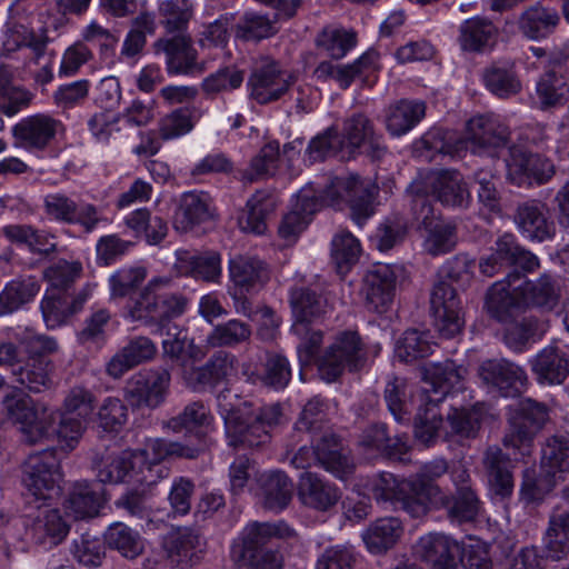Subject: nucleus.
<instances>
[{
    "label": "nucleus",
    "instance_id": "13",
    "mask_svg": "<svg viewBox=\"0 0 569 569\" xmlns=\"http://www.w3.org/2000/svg\"><path fill=\"white\" fill-rule=\"evenodd\" d=\"M153 47L156 52L166 54L167 70L170 74H193L204 71V63L198 62V52L189 34L178 33L170 38H160Z\"/></svg>",
    "mask_w": 569,
    "mask_h": 569
},
{
    "label": "nucleus",
    "instance_id": "55",
    "mask_svg": "<svg viewBox=\"0 0 569 569\" xmlns=\"http://www.w3.org/2000/svg\"><path fill=\"white\" fill-rule=\"evenodd\" d=\"M104 542L123 557L133 559L142 553L143 542L138 532L121 522L112 523L106 535Z\"/></svg>",
    "mask_w": 569,
    "mask_h": 569
},
{
    "label": "nucleus",
    "instance_id": "61",
    "mask_svg": "<svg viewBox=\"0 0 569 569\" xmlns=\"http://www.w3.org/2000/svg\"><path fill=\"white\" fill-rule=\"evenodd\" d=\"M415 422V435L425 445L431 443L437 437H443L445 422L438 412V403L423 401Z\"/></svg>",
    "mask_w": 569,
    "mask_h": 569
},
{
    "label": "nucleus",
    "instance_id": "54",
    "mask_svg": "<svg viewBox=\"0 0 569 569\" xmlns=\"http://www.w3.org/2000/svg\"><path fill=\"white\" fill-rule=\"evenodd\" d=\"M361 253V246L357 238L350 232L336 234L331 242V258L337 272L343 277L358 262Z\"/></svg>",
    "mask_w": 569,
    "mask_h": 569
},
{
    "label": "nucleus",
    "instance_id": "15",
    "mask_svg": "<svg viewBox=\"0 0 569 569\" xmlns=\"http://www.w3.org/2000/svg\"><path fill=\"white\" fill-rule=\"evenodd\" d=\"M460 545L441 533H427L412 546L413 557L430 569H458Z\"/></svg>",
    "mask_w": 569,
    "mask_h": 569
},
{
    "label": "nucleus",
    "instance_id": "36",
    "mask_svg": "<svg viewBox=\"0 0 569 569\" xmlns=\"http://www.w3.org/2000/svg\"><path fill=\"white\" fill-rule=\"evenodd\" d=\"M491 253L503 269L513 268L511 271L519 270L523 273H530L540 266L539 259L532 252L521 247L515 237L509 233L498 238Z\"/></svg>",
    "mask_w": 569,
    "mask_h": 569
},
{
    "label": "nucleus",
    "instance_id": "14",
    "mask_svg": "<svg viewBox=\"0 0 569 569\" xmlns=\"http://www.w3.org/2000/svg\"><path fill=\"white\" fill-rule=\"evenodd\" d=\"M423 381L429 386L422 391V401L439 403L452 389H461L467 376L463 366L456 365L452 360L429 363L421 369Z\"/></svg>",
    "mask_w": 569,
    "mask_h": 569
},
{
    "label": "nucleus",
    "instance_id": "3",
    "mask_svg": "<svg viewBox=\"0 0 569 569\" xmlns=\"http://www.w3.org/2000/svg\"><path fill=\"white\" fill-rule=\"evenodd\" d=\"M217 401L229 445L258 448L270 441V432L254 425V411L249 400L224 389L218 395Z\"/></svg>",
    "mask_w": 569,
    "mask_h": 569
},
{
    "label": "nucleus",
    "instance_id": "56",
    "mask_svg": "<svg viewBox=\"0 0 569 569\" xmlns=\"http://www.w3.org/2000/svg\"><path fill=\"white\" fill-rule=\"evenodd\" d=\"M541 109L563 106L569 100V86L555 70L543 73L537 83Z\"/></svg>",
    "mask_w": 569,
    "mask_h": 569
},
{
    "label": "nucleus",
    "instance_id": "22",
    "mask_svg": "<svg viewBox=\"0 0 569 569\" xmlns=\"http://www.w3.org/2000/svg\"><path fill=\"white\" fill-rule=\"evenodd\" d=\"M448 462L443 458H437L426 462L419 472L410 477L416 496L425 503L426 515L431 506H447L449 496L436 483V480L447 473Z\"/></svg>",
    "mask_w": 569,
    "mask_h": 569
},
{
    "label": "nucleus",
    "instance_id": "64",
    "mask_svg": "<svg viewBox=\"0 0 569 569\" xmlns=\"http://www.w3.org/2000/svg\"><path fill=\"white\" fill-rule=\"evenodd\" d=\"M483 81L488 90L499 98H508L521 90L518 77L503 68H488L483 73Z\"/></svg>",
    "mask_w": 569,
    "mask_h": 569
},
{
    "label": "nucleus",
    "instance_id": "41",
    "mask_svg": "<svg viewBox=\"0 0 569 569\" xmlns=\"http://www.w3.org/2000/svg\"><path fill=\"white\" fill-rule=\"evenodd\" d=\"M54 363L48 358H33L13 370L17 382L30 392L41 393L53 388Z\"/></svg>",
    "mask_w": 569,
    "mask_h": 569
},
{
    "label": "nucleus",
    "instance_id": "43",
    "mask_svg": "<svg viewBox=\"0 0 569 569\" xmlns=\"http://www.w3.org/2000/svg\"><path fill=\"white\" fill-rule=\"evenodd\" d=\"M562 497L569 502V487L562 490ZM547 556L559 560L569 552V512L555 510L550 516L546 532Z\"/></svg>",
    "mask_w": 569,
    "mask_h": 569
},
{
    "label": "nucleus",
    "instance_id": "6",
    "mask_svg": "<svg viewBox=\"0 0 569 569\" xmlns=\"http://www.w3.org/2000/svg\"><path fill=\"white\" fill-rule=\"evenodd\" d=\"M366 352L360 336L356 331H345L337 336L318 360L322 380L336 381L346 369L357 371L365 366Z\"/></svg>",
    "mask_w": 569,
    "mask_h": 569
},
{
    "label": "nucleus",
    "instance_id": "37",
    "mask_svg": "<svg viewBox=\"0 0 569 569\" xmlns=\"http://www.w3.org/2000/svg\"><path fill=\"white\" fill-rule=\"evenodd\" d=\"M491 253L503 269L513 268L511 271L519 270L523 273H530L540 266L539 259L532 252L521 247L515 237L509 233L498 238Z\"/></svg>",
    "mask_w": 569,
    "mask_h": 569
},
{
    "label": "nucleus",
    "instance_id": "11",
    "mask_svg": "<svg viewBox=\"0 0 569 569\" xmlns=\"http://www.w3.org/2000/svg\"><path fill=\"white\" fill-rule=\"evenodd\" d=\"M370 491L378 502H390L413 518L426 516L425 503L416 496L411 478L399 479L390 472H380L371 480Z\"/></svg>",
    "mask_w": 569,
    "mask_h": 569
},
{
    "label": "nucleus",
    "instance_id": "23",
    "mask_svg": "<svg viewBox=\"0 0 569 569\" xmlns=\"http://www.w3.org/2000/svg\"><path fill=\"white\" fill-rule=\"evenodd\" d=\"M431 194L443 206L467 208L471 194L462 176L455 170H439L428 177Z\"/></svg>",
    "mask_w": 569,
    "mask_h": 569
},
{
    "label": "nucleus",
    "instance_id": "35",
    "mask_svg": "<svg viewBox=\"0 0 569 569\" xmlns=\"http://www.w3.org/2000/svg\"><path fill=\"white\" fill-rule=\"evenodd\" d=\"M490 489L496 496L506 498L513 490L512 461L498 446H490L483 455Z\"/></svg>",
    "mask_w": 569,
    "mask_h": 569
},
{
    "label": "nucleus",
    "instance_id": "8",
    "mask_svg": "<svg viewBox=\"0 0 569 569\" xmlns=\"http://www.w3.org/2000/svg\"><path fill=\"white\" fill-rule=\"evenodd\" d=\"M24 482L37 499L50 500L59 493L62 479L57 449L50 448L30 455L24 462Z\"/></svg>",
    "mask_w": 569,
    "mask_h": 569
},
{
    "label": "nucleus",
    "instance_id": "19",
    "mask_svg": "<svg viewBox=\"0 0 569 569\" xmlns=\"http://www.w3.org/2000/svg\"><path fill=\"white\" fill-rule=\"evenodd\" d=\"M234 369V357L224 351L216 352L203 366L186 368L182 379L188 388L202 391L224 381Z\"/></svg>",
    "mask_w": 569,
    "mask_h": 569
},
{
    "label": "nucleus",
    "instance_id": "39",
    "mask_svg": "<svg viewBox=\"0 0 569 569\" xmlns=\"http://www.w3.org/2000/svg\"><path fill=\"white\" fill-rule=\"evenodd\" d=\"M403 533V526L396 517H383L371 522L362 533V540L373 555H383L392 549Z\"/></svg>",
    "mask_w": 569,
    "mask_h": 569
},
{
    "label": "nucleus",
    "instance_id": "18",
    "mask_svg": "<svg viewBox=\"0 0 569 569\" xmlns=\"http://www.w3.org/2000/svg\"><path fill=\"white\" fill-rule=\"evenodd\" d=\"M62 122L44 113L23 118L12 129L18 146L26 149L43 150L59 132H63Z\"/></svg>",
    "mask_w": 569,
    "mask_h": 569
},
{
    "label": "nucleus",
    "instance_id": "53",
    "mask_svg": "<svg viewBox=\"0 0 569 569\" xmlns=\"http://www.w3.org/2000/svg\"><path fill=\"white\" fill-rule=\"evenodd\" d=\"M202 112L194 106H186L174 109L166 114L159 126V134L162 139H174L190 132L194 121L201 117Z\"/></svg>",
    "mask_w": 569,
    "mask_h": 569
},
{
    "label": "nucleus",
    "instance_id": "38",
    "mask_svg": "<svg viewBox=\"0 0 569 569\" xmlns=\"http://www.w3.org/2000/svg\"><path fill=\"white\" fill-rule=\"evenodd\" d=\"M560 23L559 13L537 3L525 9L517 20L519 31L530 40H540L551 34Z\"/></svg>",
    "mask_w": 569,
    "mask_h": 569
},
{
    "label": "nucleus",
    "instance_id": "31",
    "mask_svg": "<svg viewBox=\"0 0 569 569\" xmlns=\"http://www.w3.org/2000/svg\"><path fill=\"white\" fill-rule=\"evenodd\" d=\"M88 296L87 288L76 297H70L64 290H48L41 301V311L47 327L54 328L64 323L82 309Z\"/></svg>",
    "mask_w": 569,
    "mask_h": 569
},
{
    "label": "nucleus",
    "instance_id": "29",
    "mask_svg": "<svg viewBox=\"0 0 569 569\" xmlns=\"http://www.w3.org/2000/svg\"><path fill=\"white\" fill-rule=\"evenodd\" d=\"M292 493V481L283 471H269L257 478L256 495L267 510H283L290 503Z\"/></svg>",
    "mask_w": 569,
    "mask_h": 569
},
{
    "label": "nucleus",
    "instance_id": "57",
    "mask_svg": "<svg viewBox=\"0 0 569 569\" xmlns=\"http://www.w3.org/2000/svg\"><path fill=\"white\" fill-rule=\"evenodd\" d=\"M308 156L312 161L325 160L338 156L341 160L350 159L345 147V139L336 128H328L323 133L315 137L308 146Z\"/></svg>",
    "mask_w": 569,
    "mask_h": 569
},
{
    "label": "nucleus",
    "instance_id": "33",
    "mask_svg": "<svg viewBox=\"0 0 569 569\" xmlns=\"http://www.w3.org/2000/svg\"><path fill=\"white\" fill-rule=\"evenodd\" d=\"M202 547L200 536L190 529L170 533L163 543L168 560L181 569L192 567L200 560Z\"/></svg>",
    "mask_w": 569,
    "mask_h": 569
},
{
    "label": "nucleus",
    "instance_id": "63",
    "mask_svg": "<svg viewBox=\"0 0 569 569\" xmlns=\"http://www.w3.org/2000/svg\"><path fill=\"white\" fill-rule=\"evenodd\" d=\"M542 462L551 472L569 473V437L555 435L542 448Z\"/></svg>",
    "mask_w": 569,
    "mask_h": 569
},
{
    "label": "nucleus",
    "instance_id": "10",
    "mask_svg": "<svg viewBox=\"0 0 569 569\" xmlns=\"http://www.w3.org/2000/svg\"><path fill=\"white\" fill-rule=\"evenodd\" d=\"M293 78L281 70L278 62L262 56L253 61L248 79L250 97L260 104L278 100L291 86Z\"/></svg>",
    "mask_w": 569,
    "mask_h": 569
},
{
    "label": "nucleus",
    "instance_id": "24",
    "mask_svg": "<svg viewBox=\"0 0 569 569\" xmlns=\"http://www.w3.org/2000/svg\"><path fill=\"white\" fill-rule=\"evenodd\" d=\"M228 270L234 289L241 293L261 289L270 278L268 264L251 256L238 254L230 259Z\"/></svg>",
    "mask_w": 569,
    "mask_h": 569
},
{
    "label": "nucleus",
    "instance_id": "51",
    "mask_svg": "<svg viewBox=\"0 0 569 569\" xmlns=\"http://www.w3.org/2000/svg\"><path fill=\"white\" fill-rule=\"evenodd\" d=\"M252 330L249 323L230 319L217 325L207 336L206 343L210 348L234 347L250 340Z\"/></svg>",
    "mask_w": 569,
    "mask_h": 569
},
{
    "label": "nucleus",
    "instance_id": "62",
    "mask_svg": "<svg viewBox=\"0 0 569 569\" xmlns=\"http://www.w3.org/2000/svg\"><path fill=\"white\" fill-rule=\"evenodd\" d=\"M431 508H446L448 516L458 522L472 521L479 511V500L475 491L468 487L462 486L458 488L457 493L447 506H431Z\"/></svg>",
    "mask_w": 569,
    "mask_h": 569
},
{
    "label": "nucleus",
    "instance_id": "30",
    "mask_svg": "<svg viewBox=\"0 0 569 569\" xmlns=\"http://www.w3.org/2000/svg\"><path fill=\"white\" fill-rule=\"evenodd\" d=\"M156 352L157 348L149 338L137 337L111 357L106 366V372L113 379H120L127 371L151 360Z\"/></svg>",
    "mask_w": 569,
    "mask_h": 569
},
{
    "label": "nucleus",
    "instance_id": "60",
    "mask_svg": "<svg viewBox=\"0 0 569 569\" xmlns=\"http://www.w3.org/2000/svg\"><path fill=\"white\" fill-rule=\"evenodd\" d=\"M39 291V284L33 279L11 281L0 292V316L13 312L30 301Z\"/></svg>",
    "mask_w": 569,
    "mask_h": 569
},
{
    "label": "nucleus",
    "instance_id": "16",
    "mask_svg": "<svg viewBox=\"0 0 569 569\" xmlns=\"http://www.w3.org/2000/svg\"><path fill=\"white\" fill-rule=\"evenodd\" d=\"M467 140L473 152L491 153L510 140V130L493 114H478L467 123Z\"/></svg>",
    "mask_w": 569,
    "mask_h": 569
},
{
    "label": "nucleus",
    "instance_id": "26",
    "mask_svg": "<svg viewBox=\"0 0 569 569\" xmlns=\"http://www.w3.org/2000/svg\"><path fill=\"white\" fill-rule=\"evenodd\" d=\"M396 277L388 266H378L367 272L362 291L367 306L378 313L386 312L395 297Z\"/></svg>",
    "mask_w": 569,
    "mask_h": 569
},
{
    "label": "nucleus",
    "instance_id": "47",
    "mask_svg": "<svg viewBox=\"0 0 569 569\" xmlns=\"http://www.w3.org/2000/svg\"><path fill=\"white\" fill-rule=\"evenodd\" d=\"M426 113V104L421 101L400 100L388 110L387 129L393 136H401L411 130Z\"/></svg>",
    "mask_w": 569,
    "mask_h": 569
},
{
    "label": "nucleus",
    "instance_id": "48",
    "mask_svg": "<svg viewBox=\"0 0 569 569\" xmlns=\"http://www.w3.org/2000/svg\"><path fill=\"white\" fill-rule=\"evenodd\" d=\"M70 526L59 509H40L33 522V531L39 542L51 546L59 545L69 533Z\"/></svg>",
    "mask_w": 569,
    "mask_h": 569
},
{
    "label": "nucleus",
    "instance_id": "9",
    "mask_svg": "<svg viewBox=\"0 0 569 569\" xmlns=\"http://www.w3.org/2000/svg\"><path fill=\"white\" fill-rule=\"evenodd\" d=\"M170 381L171 375L166 368L139 371L127 380L123 398L132 408L154 409L164 402Z\"/></svg>",
    "mask_w": 569,
    "mask_h": 569
},
{
    "label": "nucleus",
    "instance_id": "20",
    "mask_svg": "<svg viewBox=\"0 0 569 569\" xmlns=\"http://www.w3.org/2000/svg\"><path fill=\"white\" fill-rule=\"evenodd\" d=\"M341 137L350 158L361 147H367L366 152L372 160H380L386 154V147L376 137L372 122L365 114L359 113L347 119Z\"/></svg>",
    "mask_w": 569,
    "mask_h": 569
},
{
    "label": "nucleus",
    "instance_id": "50",
    "mask_svg": "<svg viewBox=\"0 0 569 569\" xmlns=\"http://www.w3.org/2000/svg\"><path fill=\"white\" fill-rule=\"evenodd\" d=\"M273 203L266 191H257L246 204V210L239 217V227L244 232L262 234L267 230L266 217L272 210Z\"/></svg>",
    "mask_w": 569,
    "mask_h": 569
},
{
    "label": "nucleus",
    "instance_id": "12",
    "mask_svg": "<svg viewBox=\"0 0 569 569\" xmlns=\"http://www.w3.org/2000/svg\"><path fill=\"white\" fill-rule=\"evenodd\" d=\"M435 325L443 338L459 335L465 326L461 302L456 289L446 281L435 284L430 298Z\"/></svg>",
    "mask_w": 569,
    "mask_h": 569
},
{
    "label": "nucleus",
    "instance_id": "44",
    "mask_svg": "<svg viewBox=\"0 0 569 569\" xmlns=\"http://www.w3.org/2000/svg\"><path fill=\"white\" fill-rule=\"evenodd\" d=\"M181 272L203 281H217L221 276V257L216 251L191 254L188 251L178 253Z\"/></svg>",
    "mask_w": 569,
    "mask_h": 569
},
{
    "label": "nucleus",
    "instance_id": "4",
    "mask_svg": "<svg viewBox=\"0 0 569 569\" xmlns=\"http://www.w3.org/2000/svg\"><path fill=\"white\" fill-rule=\"evenodd\" d=\"M8 420L21 435V440L30 446L49 440L54 433L56 412L28 395L10 393L2 400Z\"/></svg>",
    "mask_w": 569,
    "mask_h": 569
},
{
    "label": "nucleus",
    "instance_id": "49",
    "mask_svg": "<svg viewBox=\"0 0 569 569\" xmlns=\"http://www.w3.org/2000/svg\"><path fill=\"white\" fill-rule=\"evenodd\" d=\"M160 22L168 33H184L194 14L191 0H163L158 6Z\"/></svg>",
    "mask_w": 569,
    "mask_h": 569
},
{
    "label": "nucleus",
    "instance_id": "25",
    "mask_svg": "<svg viewBox=\"0 0 569 569\" xmlns=\"http://www.w3.org/2000/svg\"><path fill=\"white\" fill-rule=\"evenodd\" d=\"M297 495L303 506L322 512L330 510L340 499V491L335 485L310 471L300 476Z\"/></svg>",
    "mask_w": 569,
    "mask_h": 569
},
{
    "label": "nucleus",
    "instance_id": "7",
    "mask_svg": "<svg viewBox=\"0 0 569 569\" xmlns=\"http://www.w3.org/2000/svg\"><path fill=\"white\" fill-rule=\"evenodd\" d=\"M318 461L327 471L340 479L348 478L355 470L349 450L343 448L338 438L325 432L315 447H301L291 458L298 469H306Z\"/></svg>",
    "mask_w": 569,
    "mask_h": 569
},
{
    "label": "nucleus",
    "instance_id": "42",
    "mask_svg": "<svg viewBox=\"0 0 569 569\" xmlns=\"http://www.w3.org/2000/svg\"><path fill=\"white\" fill-rule=\"evenodd\" d=\"M231 558L237 569H281L282 556L261 546L236 545Z\"/></svg>",
    "mask_w": 569,
    "mask_h": 569
},
{
    "label": "nucleus",
    "instance_id": "40",
    "mask_svg": "<svg viewBox=\"0 0 569 569\" xmlns=\"http://www.w3.org/2000/svg\"><path fill=\"white\" fill-rule=\"evenodd\" d=\"M104 502L103 490L88 481H77L68 496L66 508L76 519L93 518Z\"/></svg>",
    "mask_w": 569,
    "mask_h": 569
},
{
    "label": "nucleus",
    "instance_id": "34",
    "mask_svg": "<svg viewBox=\"0 0 569 569\" xmlns=\"http://www.w3.org/2000/svg\"><path fill=\"white\" fill-rule=\"evenodd\" d=\"M498 34L499 30L491 20L477 16L460 24L458 41L463 51L481 53L495 47Z\"/></svg>",
    "mask_w": 569,
    "mask_h": 569
},
{
    "label": "nucleus",
    "instance_id": "45",
    "mask_svg": "<svg viewBox=\"0 0 569 569\" xmlns=\"http://www.w3.org/2000/svg\"><path fill=\"white\" fill-rule=\"evenodd\" d=\"M208 200L199 193H183L174 214L173 226L178 231L188 232L211 218Z\"/></svg>",
    "mask_w": 569,
    "mask_h": 569
},
{
    "label": "nucleus",
    "instance_id": "59",
    "mask_svg": "<svg viewBox=\"0 0 569 569\" xmlns=\"http://www.w3.org/2000/svg\"><path fill=\"white\" fill-rule=\"evenodd\" d=\"M71 552L80 563L99 567L106 556V542L93 532L86 531L73 539Z\"/></svg>",
    "mask_w": 569,
    "mask_h": 569
},
{
    "label": "nucleus",
    "instance_id": "58",
    "mask_svg": "<svg viewBox=\"0 0 569 569\" xmlns=\"http://www.w3.org/2000/svg\"><path fill=\"white\" fill-rule=\"evenodd\" d=\"M357 34L342 28L326 27L318 34L316 44L332 59H341L356 46Z\"/></svg>",
    "mask_w": 569,
    "mask_h": 569
},
{
    "label": "nucleus",
    "instance_id": "32",
    "mask_svg": "<svg viewBox=\"0 0 569 569\" xmlns=\"http://www.w3.org/2000/svg\"><path fill=\"white\" fill-rule=\"evenodd\" d=\"M508 174L518 186L530 180L542 184L555 174V166L539 154L513 151L508 162Z\"/></svg>",
    "mask_w": 569,
    "mask_h": 569
},
{
    "label": "nucleus",
    "instance_id": "52",
    "mask_svg": "<svg viewBox=\"0 0 569 569\" xmlns=\"http://www.w3.org/2000/svg\"><path fill=\"white\" fill-rule=\"evenodd\" d=\"M279 158V142L270 141L266 143L252 158L249 167L242 171L241 179L244 182L252 183L254 181L273 176L278 169Z\"/></svg>",
    "mask_w": 569,
    "mask_h": 569
},
{
    "label": "nucleus",
    "instance_id": "28",
    "mask_svg": "<svg viewBox=\"0 0 569 569\" xmlns=\"http://www.w3.org/2000/svg\"><path fill=\"white\" fill-rule=\"evenodd\" d=\"M293 316L292 333H306V326L312 325L327 312V300L309 288H297L290 293Z\"/></svg>",
    "mask_w": 569,
    "mask_h": 569
},
{
    "label": "nucleus",
    "instance_id": "46",
    "mask_svg": "<svg viewBox=\"0 0 569 569\" xmlns=\"http://www.w3.org/2000/svg\"><path fill=\"white\" fill-rule=\"evenodd\" d=\"M124 224L136 238H143L149 244H159L168 233L167 222L159 216H151L147 209H137L128 214Z\"/></svg>",
    "mask_w": 569,
    "mask_h": 569
},
{
    "label": "nucleus",
    "instance_id": "27",
    "mask_svg": "<svg viewBox=\"0 0 569 569\" xmlns=\"http://www.w3.org/2000/svg\"><path fill=\"white\" fill-rule=\"evenodd\" d=\"M531 370L539 383L562 385L569 377V355L558 346H547L532 359Z\"/></svg>",
    "mask_w": 569,
    "mask_h": 569
},
{
    "label": "nucleus",
    "instance_id": "17",
    "mask_svg": "<svg viewBox=\"0 0 569 569\" xmlns=\"http://www.w3.org/2000/svg\"><path fill=\"white\" fill-rule=\"evenodd\" d=\"M479 377L503 397L519 396L528 383L525 370L505 359L485 361L479 367Z\"/></svg>",
    "mask_w": 569,
    "mask_h": 569
},
{
    "label": "nucleus",
    "instance_id": "1",
    "mask_svg": "<svg viewBox=\"0 0 569 569\" xmlns=\"http://www.w3.org/2000/svg\"><path fill=\"white\" fill-rule=\"evenodd\" d=\"M526 273L509 271L506 278L495 282L486 295L487 312L498 321H507L516 311L531 307L552 309L559 299L556 281L542 274L536 281L519 282Z\"/></svg>",
    "mask_w": 569,
    "mask_h": 569
},
{
    "label": "nucleus",
    "instance_id": "2",
    "mask_svg": "<svg viewBox=\"0 0 569 569\" xmlns=\"http://www.w3.org/2000/svg\"><path fill=\"white\" fill-rule=\"evenodd\" d=\"M379 188L371 180H361L359 176L337 178L332 181L325 196H317L312 187L301 189L297 194L295 210L307 219L322 204H333L339 198L346 197L350 204L353 220L361 226L375 212V199Z\"/></svg>",
    "mask_w": 569,
    "mask_h": 569
},
{
    "label": "nucleus",
    "instance_id": "5",
    "mask_svg": "<svg viewBox=\"0 0 569 569\" xmlns=\"http://www.w3.org/2000/svg\"><path fill=\"white\" fill-rule=\"evenodd\" d=\"M186 307L183 296L161 292L154 284H149L128 306V316L133 321L156 325L160 330L170 319L181 316Z\"/></svg>",
    "mask_w": 569,
    "mask_h": 569
},
{
    "label": "nucleus",
    "instance_id": "21",
    "mask_svg": "<svg viewBox=\"0 0 569 569\" xmlns=\"http://www.w3.org/2000/svg\"><path fill=\"white\" fill-rule=\"evenodd\" d=\"M513 221L521 233L536 241L550 239L555 234V223L548 216L546 203L527 200L517 206Z\"/></svg>",
    "mask_w": 569,
    "mask_h": 569
}]
</instances>
